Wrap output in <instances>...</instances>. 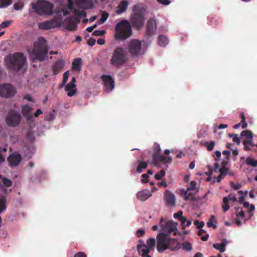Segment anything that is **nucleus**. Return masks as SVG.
<instances>
[{"label": "nucleus", "instance_id": "nucleus-1", "mask_svg": "<svg viewBox=\"0 0 257 257\" xmlns=\"http://www.w3.org/2000/svg\"><path fill=\"white\" fill-rule=\"evenodd\" d=\"M133 13L131 14L129 23L127 20H122L115 27L114 38L122 41L130 37L132 34V26L137 30H141L145 24V14L143 8L139 5H136L133 8Z\"/></svg>", "mask_w": 257, "mask_h": 257}, {"label": "nucleus", "instance_id": "nucleus-2", "mask_svg": "<svg viewBox=\"0 0 257 257\" xmlns=\"http://www.w3.org/2000/svg\"><path fill=\"white\" fill-rule=\"evenodd\" d=\"M26 57L21 52H16L9 55L6 59L8 68L11 70L19 71L26 63Z\"/></svg>", "mask_w": 257, "mask_h": 257}, {"label": "nucleus", "instance_id": "nucleus-3", "mask_svg": "<svg viewBox=\"0 0 257 257\" xmlns=\"http://www.w3.org/2000/svg\"><path fill=\"white\" fill-rule=\"evenodd\" d=\"M128 60V58L123 48L117 47L113 52L110 63L115 67H119L123 65Z\"/></svg>", "mask_w": 257, "mask_h": 257}, {"label": "nucleus", "instance_id": "nucleus-4", "mask_svg": "<svg viewBox=\"0 0 257 257\" xmlns=\"http://www.w3.org/2000/svg\"><path fill=\"white\" fill-rule=\"evenodd\" d=\"M48 53V50L45 43L38 42L35 43L32 52V56H34V57L32 58V59L33 61L34 59L43 61L45 60Z\"/></svg>", "mask_w": 257, "mask_h": 257}, {"label": "nucleus", "instance_id": "nucleus-5", "mask_svg": "<svg viewBox=\"0 0 257 257\" xmlns=\"http://www.w3.org/2000/svg\"><path fill=\"white\" fill-rule=\"evenodd\" d=\"M178 224L177 222L172 220L165 222L163 217L161 218L159 223L160 226L161 227L162 230L163 231L162 233H165L168 236H170V234L172 232H173L174 235H177L178 234L177 227Z\"/></svg>", "mask_w": 257, "mask_h": 257}, {"label": "nucleus", "instance_id": "nucleus-6", "mask_svg": "<svg viewBox=\"0 0 257 257\" xmlns=\"http://www.w3.org/2000/svg\"><path fill=\"white\" fill-rule=\"evenodd\" d=\"M32 5L34 12L39 15H50L53 9V4L48 2L43 1L39 5L33 3Z\"/></svg>", "mask_w": 257, "mask_h": 257}, {"label": "nucleus", "instance_id": "nucleus-7", "mask_svg": "<svg viewBox=\"0 0 257 257\" xmlns=\"http://www.w3.org/2000/svg\"><path fill=\"white\" fill-rule=\"evenodd\" d=\"M126 49L132 57H138L141 53L142 43L139 40L132 39L128 42Z\"/></svg>", "mask_w": 257, "mask_h": 257}, {"label": "nucleus", "instance_id": "nucleus-8", "mask_svg": "<svg viewBox=\"0 0 257 257\" xmlns=\"http://www.w3.org/2000/svg\"><path fill=\"white\" fill-rule=\"evenodd\" d=\"M16 93L15 88L11 84H0V96L5 98H10Z\"/></svg>", "mask_w": 257, "mask_h": 257}, {"label": "nucleus", "instance_id": "nucleus-9", "mask_svg": "<svg viewBox=\"0 0 257 257\" xmlns=\"http://www.w3.org/2000/svg\"><path fill=\"white\" fill-rule=\"evenodd\" d=\"M169 238V236L165 233H160L158 234L157 249L159 252H163L168 248Z\"/></svg>", "mask_w": 257, "mask_h": 257}, {"label": "nucleus", "instance_id": "nucleus-10", "mask_svg": "<svg viewBox=\"0 0 257 257\" xmlns=\"http://www.w3.org/2000/svg\"><path fill=\"white\" fill-rule=\"evenodd\" d=\"M22 119L21 114L14 110L9 112L6 117V122L10 126H16L18 125Z\"/></svg>", "mask_w": 257, "mask_h": 257}, {"label": "nucleus", "instance_id": "nucleus-11", "mask_svg": "<svg viewBox=\"0 0 257 257\" xmlns=\"http://www.w3.org/2000/svg\"><path fill=\"white\" fill-rule=\"evenodd\" d=\"M156 20L153 18L149 19L147 23L145 35L148 37L153 36L156 33Z\"/></svg>", "mask_w": 257, "mask_h": 257}, {"label": "nucleus", "instance_id": "nucleus-12", "mask_svg": "<svg viewBox=\"0 0 257 257\" xmlns=\"http://www.w3.org/2000/svg\"><path fill=\"white\" fill-rule=\"evenodd\" d=\"M152 160L154 164L157 166L161 163L165 164L170 163L172 161V158L170 156L165 157L163 155L156 154H153Z\"/></svg>", "mask_w": 257, "mask_h": 257}, {"label": "nucleus", "instance_id": "nucleus-13", "mask_svg": "<svg viewBox=\"0 0 257 257\" xmlns=\"http://www.w3.org/2000/svg\"><path fill=\"white\" fill-rule=\"evenodd\" d=\"M38 26L39 29L41 30H49L58 27L59 25L56 20L52 19L50 21L39 23Z\"/></svg>", "mask_w": 257, "mask_h": 257}, {"label": "nucleus", "instance_id": "nucleus-14", "mask_svg": "<svg viewBox=\"0 0 257 257\" xmlns=\"http://www.w3.org/2000/svg\"><path fill=\"white\" fill-rule=\"evenodd\" d=\"M101 79L104 84L105 90L110 91L114 88V81L110 75H103Z\"/></svg>", "mask_w": 257, "mask_h": 257}, {"label": "nucleus", "instance_id": "nucleus-15", "mask_svg": "<svg viewBox=\"0 0 257 257\" xmlns=\"http://www.w3.org/2000/svg\"><path fill=\"white\" fill-rule=\"evenodd\" d=\"M33 110V108L29 105H25L22 107V113L24 117L30 121H34V116L31 113Z\"/></svg>", "mask_w": 257, "mask_h": 257}, {"label": "nucleus", "instance_id": "nucleus-16", "mask_svg": "<svg viewBox=\"0 0 257 257\" xmlns=\"http://www.w3.org/2000/svg\"><path fill=\"white\" fill-rule=\"evenodd\" d=\"M21 160V156L17 153H13L8 158V161L11 167L18 166Z\"/></svg>", "mask_w": 257, "mask_h": 257}, {"label": "nucleus", "instance_id": "nucleus-17", "mask_svg": "<svg viewBox=\"0 0 257 257\" xmlns=\"http://www.w3.org/2000/svg\"><path fill=\"white\" fill-rule=\"evenodd\" d=\"M164 200L167 205L175 206L176 203L175 196L174 194L169 191H166L164 193Z\"/></svg>", "mask_w": 257, "mask_h": 257}, {"label": "nucleus", "instance_id": "nucleus-18", "mask_svg": "<svg viewBox=\"0 0 257 257\" xmlns=\"http://www.w3.org/2000/svg\"><path fill=\"white\" fill-rule=\"evenodd\" d=\"M80 22L76 18L70 17L67 18L65 20V23L67 24L66 29L69 31H73L76 29V23Z\"/></svg>", "mask_w": 257, "mask_h": 257}, {"label": "nucleus", "instance_id": "nucleus-19", "mask_svg": "<svg viewBox=\"0 0 257 257\" xmlns=\"http://www.w3.org/2000/svg\"><path fill=\"white\" fill-rule=\"evenodd\" d=\"M76 78L73 77L71 82L65 86V90L68 92L67 95L69 97L73 96L76 93V90L74 89L76 87Z\"/></svg>", "mask_w": 257, "mask_h": 257}, {"label": "nucleus", "instance_id": "nucleus-20", "mask_svg": "<svg viewBox=\"0 0 257 257\" xmlns=\"http://www.w3.org/2000/svg\"><path fill=\"white\" fill-rule=\"evenodd\" d=\"M65 62L62 59H60L56 61L52 66L53 75H56L59 73L64 67Z\"/></svg>", "mask_w": 257, "mask_h": 257}, {"label": "nucleus", "instance_id": "nucleus-21", "mask_svg": "<svg viewBox=\"0 0 257 257\" xmlns=\"http://www.w3.org/2000/svg\"><path fill=\"white\" fill-rule=\"evenodd\" d=\"M76 5L77 7L83 9H91L93 6L90 0H76Z\"/></svg>", "mask_w": 257, "mask_h": 257}, {"label": "nucleus", "instance_id": "nucleus-22", "mask_svg": "<svg viewBox=\"0 0 257 257\" xmlns=\"http://www.w3.org/2000/svg\"><path fill=\"white\" fill-rule=\"evenodd\" d=\"M152 196V193L148 190H143L137 194V198L141 201H145Z\"/></svg>", "mask_w": 257, "mask_h": 257}, {"label": "nucleus", "instance_id": "nucleus-23", "mask_svg": "<svg viewBox=\"0 0 257 257\" xmlns=\"http://www.w3.org/2000/svg\"><path fill=\"white\" fill-rule=\"evenodd\" d=\"M137 250L139 254L143 257H151V256L148 254L150 251V249L145 244L138 245L137 246Z\"/></svg>", "mask_w": 257, "mask_h": 257}, {"label": "nucleus", "instance_id": "nucleus-24", "mask_svg": "<svg viewBox=\"0 0 257 257\" xmlns=\"http://www.w3.org/2000/svg\"><path fill=\"white\" fill-rule=\"evenodd\" d=\"M180 248V244L176 239L171 238L169 236L168 248H170L172 250L178 249Z\"/></svg>", "mask_w": 257, "mask_h": 257}, {"label": "nucleus", "instance_id": "nucleus-25", "mask_svg": "<svg viewBox=\"0 0 257 257\" xmlns=\"http://www.w3.org/2000/svg\"><path fill=\"white\" fill-rule=\"evenodd\" d=\"M128 2L125 1H121L118 5L116 11V13L117 14H120L124 12L127 8Z\"/></svg>", "mask_w": 257, "mask_h": 257}, {"label": "nucleus", "instance_id": "nucleus-26", "mask_svg": "<svg viewBox=\"0 0 257 257\" xmlns=\"http://www.w3.org/2000/svg\"><path fill=\"white\" fill-rule=\"evenodd\" d=\"M227 244V241L225 239H223L222 240L221 243H215L213 244V247L218 250L220 252H224L225 250V246Z\"/></svg>", "mask_w": 257, "mask_h": 257}, {"label": "nucleus", "instance_id": "nucleus-27", "mask_svg": "<svg viewBox=\"0 0 257 257\" xmlns=\"http://www.w3.org/2000/svg\"><path fill=\"white\" fill-rule=\"evenodd\" d=\"M82 65V59L81 58L75 59L72 63V68L75 71H80Z\"/></svg>", "mask_w": 257, "mask_h": 257}, {"label": "nucleus", "instance_id": "nucleus-28", "mask_svg": "<svg viewBox=\"0 0 257 257\" xmlns=\"http://www.w3.org/2000/svg\"><path fill=\"white\" fill-rule=\"evenodd\" d=\"M189 191L185 190L184 189H182L181 190V194L184 196V199L185 200H195V198L193 194L189 192Z\"/></svg>", "mask_w": 257, "mask_h": 257}, {"label": "nucleus", "instance_id": "nucleus-29", "mask_svg": "<svg viewBox=\"0 0 257 257\" xmlns=\"http://www.w3.org/2000/svg\"><path fill=\"white\" fill-rule=\"evenodd\" d=\"M0 185L7 187H11L12 185V181L11 180L0 175Z\"/></svg>", "mask_w": 257, "mask_h": 257}, {"label": "nucleus", "instance_id": "nucleus-30", "mask_svg": "<svg viewBox=\"0 0 257 257\" xmlns=\"http://www.w3.org/2000/svg\"><path fill=\"white\" fill-rule=\"evenodd\" d=\"M168 39L164 35H160L158 37V44L160 46L164 47L168 43Z\"/></svg>", "mask_w": 257, "mask_h": 257}, {"label": "nucleus", "instance_id": "nucleus-31", "mask_svg": "<svg viewBox=\"0 0 257 257\" xmlns=\"http://www.w3.org/2000/svg\"><path fill=\"white\" fill-rule=\"evenodd\" d=\"M138 166L137 168V172L138 173H141L143 169H146L148 167V163L144 161L138 160Z\"/></svg>", "mask_w": 257, "mask_h": 257}, {"label": "nucleus", "instance_id": "nucleus-32", "mask_svg": "<svg viewBox=\"0 0 257 257\" xmlns=\"http://www.w3.org/2000/svg\"><path fill=\"white\" fill-rule=\"evenodd\" d=\"M182 215L183 212L182 211H179L178 212L174 213L173 217L175 219H178L181 222V223L183 224L184 222H186V218L183 216Z\"/></svg>", "mask_w": 257, "mask_h": 257}, {"label": "nucleus", "instance_id": "nucleus-33", "mask_svg": "<svg viewBox=\"0 0 257 257\" xmlns=\"http://www.w3.org/2000/svg\"><path fill=\"white\" fill-rule=\"evenodd\" d=\"M215 143L214 141L210 142H205L203 144V146L206 148L208 151H212L215 146Z\"/></svg>", "mask_w": 257, "mask_h": 257}, {"label": "nucleus", "instance_id": "nucleus-34", "mask_svg": "<svg viewBox=\"0 0 257 257\" xmlns=\"http://www.w3.org/2000/svg\"><path fill=\"white\" fill-rule=\"evenodd\" d=\"M245 162L246 165L248 166H250L252 167H255L257 166V161L251 157L246 158Z\"/></svg>", "mask_w": 257, "mask_h": 257}, {"label": "nucleus", "instance_id": "nucleus-35", "mask_svg": "<svg viewBox=\"0 0 257 257\" xmlns=\"http://www.w3.org/2000/svg\"><path fill=\"white\" fill-rule=\"evenodd\" d=\"M229 198L228 197H224L223 198V204L222 205L223 210L224 212L229 209V205L228 204Z\"/></svg>", "mask_w": 257, "mask_h": 257}, {"label": "nucleus", "instance_id": "nucleus-36", "mask_svg": "<svg viewBox=\"0 0 257 257\" xmlns=\"http://www.w3.org/2000/svg\"><path fill=\"white\" fill-rule=\"evenodd\" d=\"M219 172L220 173V175L223 178H224V177L226 176L227 174H229V175H232L230 172H228V169L224 166H223L221 168H220L219 170Z\"/></svg>", "mask_w": 257, "mask_h": 257}, {"label": "nucleus", "instance_id": "nucleus-37", "mask_svg": "<svg viewBox=\"0 0 257 257\" xmlns=\"http://www.w3.org/2000/svg\"><path fill=\"white\" fill-rule=\"evenodd\" d=\"M148 247L149 248L150 250L153 249L155 247L156 244V240L154 238H149L147 241Z\"/></svg>", "mask_w": 257, "mask_h": 257}, {"label": "nucleus", "instance_id": "nucleus-38", "mask_svg": "<svg viewBox=\"0 0 257 257\" xmlns=\"http://www.w3.org/2000/svg\"><path fill=\"white\" fill-rule=\"evenodd\" d=\"M243 205L244 208L247 209V211L249 213L251 212L255 209L254 206L253 204L250 205L248 202H243Z\"/></svg>", "mask_w": 257, "mask_h": 257}, {"label": "nucleus", "instance_id": "nucleus-39", "mask_svg": "<svg viewBox=\"0 0 257 257\" xmlns=\"http://www.w3.org/2000/svg\"><path fill=\"white\" fill-rule=\"evenodd\" d=\"M6 199L5 197L0 198V213L6 209Z\"/></svg>", "mask_w": 257, "mask_h": 257}, {"label": "nucleus", "instance_id": "nucleus-40", "mask_svg": "<svg viewBox=\"0 0 257 257\" xmlns=\"http://www.w3.org/2000/svg\"><path fill=\"white\" fill-rule=\"evenodd\" d=\"M206 233V231L202 229V228L200 229L198 231V234L199 236H202L201 239L202 241H206L207 240L209 235L208 234H206L205 236H203L204 233Z\"/></svg>", "mask_w": 257, "mask_h": 257}, {"label": "nucleus", "instance_id": "nucleus-41", "mask_svg": "<svg viewBox=\"0 0 257 257\" xmlns=\"http://www.w3.org/2000/svg\"><path fill=\"white\" fill-rule=\"evenodd\" d=\"M241 136L245 137L246 139H252L253 138L252 132L248 130L243 131L241 133Z\"/></svg>", "mask_w": 257, "mask_h": 257}, {"label": "nucleus", "instance_id": "nucleus-42", "mask_svg": "<svg viewBox=\"0 0 257 257\" xmlns=\"http://www.w3.org/2000/svg\"><path fill=\"white\" fill-rule=\"evenodd\" d=\"M12 0H0V8H6L12 4Z\"/></svg>", "mask_w": 257, "mask_h": 257}, {"label": "nucleus", "instance_id": "nucleus-43", "mask_svg": "<svg viewBox=\"0 0 257 257\" xmlns=\"http://www.w3.org/2000/svg\"><path fill=\"white\" fill-rule=\"evenodd\" d=\"M182 248L186 251H190L192 250V244L187 241H185L182 244Z\"/></svg>", "mask_w": 257, "mask_h": 257}, {"label": "nucleus", "instance_id": "nucleus-44", "mask_svg": "<svg viewBox=\"0 0 257 257\" xmlns=\"http://www.w3.org/2000/svg\"><path fill=\"white\" fill-rule=\"evenodd\" d=\"M74 14L77 15L79 18L82 17H85L86 16V13L84 11H79L77 9L74 10Z\"/></svg>", "mask_w": 257, "mask_h": 257}, {"label": "nucleus", "instance_id": "nucleus-45", "mask_svg": "<svg viewBox=\"0 0 257 257\" xmlns=\"http://www.w3.org/2000/svg\"><path fill=\"white\" fill-rule=\"evenodd\" d=\"M165 174V171L164 170H161L159 172L156 173L155 175V178L157 180L162 179Z\"/></svg>", "mask_w": 257, "mask_h": 257}, {"label": "nucleus", "instance_id": "nucleus-46", "mask_svg": "<svg viewBox=\"0 0 257 257\" xmlns=\"http://www.w3.org/2000/svg\"><path fill=\"white\" fill-rule=\"evenodd\" d=\"M153 154H159L160 152L161 151V149L160 148V146L159 144L156 143H154L153 147Z\"/></svg>", "mask_w": 257, "mask_h": 257}, {"label": "nucleus", "instance_id": "nucleus-47", "mask_svg": "<svg viewBox=\"0 0 257 257\" xmlns=\"http://www.w3.org/2000/svg\"><path fill=\"white\" fill-rule=\"evenodd\" d=\"M236 216L237 217L243 218L244 217V213L241 208H237L236 211Z\"/></svg>", "mask_w": 257, "mask_h": 257}, {"label": "nucleus", "instance_id": "nucleus-48", "mask_svg": "<svg viewBox=\"0 0 257 257\" xmlns=\"http://www.w3.org/2000/svg\"><path fill=\"white\" fill-rule=\"evenodd\" d=\"M215 218V217L214 215H212L211 216L209 221L207 223V227H213L214 228H216V226L215 225H214L212 222L213 220H214Z\"/></svg>", "mask_w": 257, "mask_h": 257}, {"label": "nucleus", "instance_id": "nucleus-49", "mask_svg": "<svg viewBox=\"0 0 257 257\" xmlns=\"http://www.w3.org/2000/svg\"><path fill=\"white\" fill-rule=\"evenodd\" d=\"M24 6V4L22 2L16 3L14 5V9L16 10H21Z\"/></svg>", "mask_w": 257, "mask_h": 257}, {"label": "nucleus", "instance_id": "nucleus-50", "mask_svg": "<svg viewBox=\"0 0 257 257\" xmlns=\"http://www.w3.org/2000/svg\"><path fill=\"white\" fill-rule=\"evenodd\" d=\"M108 17V14L107 13L103 12L102 13L101 17L99 20L100 23L101 24H103L107 20Z\"/></svg>", "mask_w": 257, "mask_h": 257}, {"label": "nucleus", "instance_id": "nucleus-51", "mask_svg": "<svg viewBox=\"0 0 257 257\" xmlns=\"http://www.w3.org/2000/svg\"><path fill=\"white\" fill-rule=\"evenodd\" d=\"M106 33L105 30H95L92 33V35L95 36H102Z\"/></svg>", "mask_w": 257, "mask_h": 257}, {"label": "nucleus", "instance_id": "nucleus-52", "mask_svg": "<svg viewBox=\"0 0 257 257\" xmlns=\"http://www.w3.org/2000/svg\"><path fill=\"white\" fill-rule=\"evenodd\" d=\"M252 141V139H245L243 142V144L244 145V149L248 150L249 148L247 147V145H251Z\"/></svg>", "mask_w": 257, "mask_h": 257}, {"label": "nucleus", "instance_id": "nucleus-53", "mask_svg": "<svg viewBox=\"0 0 257 257\" xmlns=\"http://www.w3.org/2000/svg\"><path fill=\"white\" fill-rule=\"evenodd\" d=\"M196 182L194 181H192L190 183L189 186L187 188L186 190L190 191L194 190L196 188Z\"/></svg>", "mask_w": 257, "mask_h": 257}, {"label": "nucleus", "instance_id": "nucleus-54", "mask_svg": "<svg viewBox=\"0 0 257 257\" xmlns=\"http://www.w3.org/2000/svg\"><path fill=\"white\" fill-rule=\"evenodd\" d=\"M194 224L199 229L202 228L204 226V222L203 221L200 222L198 220H195Z\"/></svg>", "mask_w": 257, "mask_h": 257}, {"label": "nucleus", "instance_id": "nucleus-55", "mask_svg": "<svg viewBox=\"0 0 257 257\" xmlns=\"http://www.w3.org/2000/svg\"><path fill=\"white\" fill-rule=\"evenodd\" d=\"M230 186L235 190H237L241 187V185L240 183L235 184L234 183L231 182Z\"/></svg>", "mask_w": 257, "mask_h": 257}, {"label": "nucleus", "instance_id": "nucleus-56", "mask_svg": "<svg viewBox=\"0 0 257 257\" xmlns=\"http://www.w3.org/2000/svg\"><path fill=\"white\" fill-rule=\"evenodd\" d=\"M11 24V21H5L1 23L0 27L2 28H7L9 26H10Z\"/></svg>", "mask_w": 257, "mask_h": 257}, {"label": "nucleus", "instance_id": "nucleus-57", "mask_svg": "<svg viewBox=\"0 0 257 257\" xmlns=\"http://www.w3.org/2000/svg\"><path fill=\"white\" fill-rule=\"evenodd\" d=\"M95 42L96 41L94 38H90L87 41V44L90 46H93L95 45Z\"/></svg>", "mask_w": 257, "mask_h": 257}, {"label": "nucleus", "instance_id": "nucleus-58", "mask_svg": "<svg viewBox=\"0 0 257 257\" xmlns=\"http://www.w3.org/2000/svg\"><path fill=\"white\" fill-rule=\"evenodd\" d=\"M69 76V71H67L63 74V80L64 81V83L67 82Z\"/></svg>", "mask_w": 257, "mask_h": 257}, {"label": "nucleus", "instance_id": "nucleus-59", "mask_svg": "<svg viewBox=\"0 0 257 257\" xmlns=\"http://www.w3.org/2000/svg\"><path fill=\"white\" fill-rule=\"evenodd\" d=\"M142 177L143 178L142 180V182L143 183H146L148 182V178L149 177V176L146 174H143L142 175Z\"/></svg>", "mask_w": 257, "mask_h": 257}, {"label": "nucleus", "instance_id": "nucleus-60", "mask_svg": "<svg viewBox=\"0 0 257 257\" xmlns=\"http://www.w3.org/2000/svg\"><path fill=\"white\" fill-rule=\"evenodd\" d=\"M207 167L208 168L209 171L206 173V175L209 177L212 174L213 168L211 166H207Z\"/></svg>", "mask_w": 257, "mask_h": 257}, {"label": "nucleus", "instance_id": "nucleus-61", "mask_svg": "<svg viewBox=\"0 0 257 257\" xmlns=\"http://www.w3.org/2000/svg\"><path fill=\"white\" fill-rule=\"evenodd\" d=\"M232 141L233 142L236 143L237 144H239L240 143L239 139L238 137V135L236 134H235V135H233Z\"/></svg>", "mask_w": 257, "mask_h": 257}, {"label": "nucleus", "instance_id": "nucleus-62", "mask_svg": "<svg viewBox=\"0 0 257 257\" xmlns=\"http://www.w3.org/2000/svg\"><path fill=\"white\" fill-rule=\"evenodd\" d=\"M74 257H87V255L83 252H78L74 255Z\"/></svg>", "mask_w": 257, "mask_h": 257}, {"label": "nucleus", "instance_id": "nucleus-63", "mask_svg": "<svg viewBox=\"0 0 257 257\" xmlns=\"http://www.w3.org/2000/svg\"><path fill=\"white\" fill-rule=\"evenodd\" d=\"M144 234L145 231L142 229H139L136 232V234L138 237H140L141 236H143Z\"/></svg>", "mask_w": 257, "mask_h": 257}, {"label": "nucleus", "instance_id": "nucleus-64", "mask_svg": "<svg viewBox=\"0 0 257 257\" xmlns=\"http://www.w3.org/2000/svg\"><path fill=\"white\" fill-rule=\"evenodd\" d=\"M159 3L163 4L165 6L168 5L171 2L169 0H157Z\"/></svg>", "mask_w": 257, "mask_h": 257}]
</instances>
